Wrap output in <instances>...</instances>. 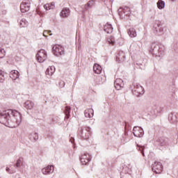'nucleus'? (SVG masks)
I'll return each instance as SVG.
<instances>
[{"mask_svg":"<svg viewBox=\"0 0 178 178\" xmlns=\"http://www.w3.org/2000/svg\"><path fill=\"white\" fill-rule=\"evenodd\" d=\"M0 123L5 124V126L17 127L22 123V114L16 110L4 111L0 115Z\"/></svg>","mask_w":178,"mask_h":178,"instance_id":"f257e3e1","label":"nucleus"},{"mask_svg":"<svg viewBox=\"0 0 178 178\" xmlns=\"http://www.w3.org/2000/svg\"><path fill=\"white\" fill-rule=\"evenodd\" d=\"M78 136L82 140H88L91 136V128L90 127H80L78 129Z\"/></svg>","mask_w":178,"mask_h":178,"instance_id":"f03ea898","label":"nucleus"},{"mask_svg":"<svg viewBox=\"0 0 178 178\" xmlns=\"http://www.w3.org/2000/svg\"><path fill=\"white\" fill-rule=\"evenodd\" d=\"M131 91L134 95H136V97L143 95V94L145 92L144 88H143V86H141V85L139 83H134L131 86Z\"/></svg>","mask_w":178,"mask_h":178,"instance_id":"7ed1b4c3","label":"nucleus"},{"mask_svg":"<svg viewBox=\"0 0 178 178\" xmlns=\"http://www.w3.org/2000/svg\"><path fill=\"white\" fill-rule=\"evenodd\" d=\"M48 56L47 55V51L44 49L39 50L38 54H36V59L40 63L45 62Z\"/></svg>","mask_w":178,"mask_h":178,"instance_id":"20e7f679","label":"nucleus"},{"mask_svg":"<svg viewBox=\"0 0 178 178\" xmlns=\"http://www.w3.org/2000/svg\"><path fill=\"white\" fill-rule=\"evenodd\" d=\"M130 8L129 7H120L118 9V15L122 19L129 17L130 16Z\"/></svg>","mask_w":178,"mask_h":178,"instance_id":"39448f33","label":"nucleus"},{"mask_svg":"<svg viewBox=\"0 0 178 178\" xmlns=\"http://www.w3.org/2000/svg\"><path fill=\"white\" fill-rule=\"evenodd\" d=\"M154 31L156 35H163L165 34V28L162 27L161 22H156L154 25Z\"/></svg>","mask_w":178,"mask_h":178,"instance_id":"423d86ee","label":"nucleus"},{"mask_svg":"<svg viewBox=\"0 0 178 178\" xmlns=\"http://www.w3.org/2000/svg\"><path fill=\"white\" fill-rule=\"evenodd\" d=\"M65 49H63V47L59 45V44H56L53 47L52 51L54 55L56 56H60L65 54Z\"/></svg>","mask_w":178,"mask_h":178,"instance_id":"0eeeda50","label":"nucleus"},{"mask_svg":"<svg viewBox=\"0 0 178 178\" xmlns=\"http://www.w3.org/2000/svg\"><path fill=\"white\" fill-rule=\"evenodd\" d=\"M150 52L153 55H156V56H161V55H162V54L161 53V46H159V44L156 43L152 44Z\"/></svg>","mask_w":178,"mask_h":178,"instance_id":"6e6552de","label":"nucleus"},{"mask_svg":"<svg viewBox=\"0 0 178 178\" xmlns=\"http://www.w3.org/2000/svg\"><path fill=\"white\" fill-rule=\"evenodd\" d=\"M152 170L156 175L162 173V170H163V165H162V163L159 161H155L152 168Z\"/></svg>","mask_w":178,"mask_h":178,"instance_id":"1a4fd4ad","label":"nucleus"},{"mask_svg":"<svg viewBox=\"0 0 178 178\" xmlns=\"http://www.w3.org/2000/svg\"><path fill=\"white\" fill-rule=\"evenodd\" d=\"M92 156L88 153H84L80 157V161L82 165H88V163L91 161Z\"/></svg>","mask_w":178,"mask_h":178,"instance_id":"9d476101","label":"nucleus"},{"mask_svg":"<svg viewBox=\"0 0 178 178\" xmlns=\"http://www.w3.org/2000/svg\"><path fill=\"white\" fill-rule=\"evenodd\" d=\"M20 10L22 13H26L30 10V1L29 0H24L20 5Z\"/></svg>","mask_w":178,"mask_h":178,"instance_id":"9b49d317","label":"nucleus"},{"mask_svg":"<svg viewBox=\"0 0 178 178\" xmlns=\"http://www.w3.org/2000/svg\"><path fill=\"white\" fill-rule=\"evenodd\" d=\"M133 134L135 137H143L144 136V129L138 127H134L133 129Z\"/></svg>","mask_w":178,"mask_h":178,"instance_id":"f8f14e48","label":"nucleus"},{"mask_svg":"<svg viewBox=\"0 0 178 178\" xmlns=\"http://www.w3.org/2000/svg\"><path fill=\"white\" fill-rule=\"evenodd\" d=\"M168 144H169V138H160L155 142L156 145H160L161 147L168 145Z\"/></svg>","mask_w":178,"mask_h":178,"instance_id":"ddd939ff","label":"nucleus"},{"mask_svg":"<svg viewBox=\"0 0 178 178\" xmlns=\"http://www.w3.org/2000/svg\"><path fill=\"white\" fill-rule=\"evenodd\" d=\"M54 170L55 169L54 168V165H48L42 169V173L44 175H52Z\"/></svg>","mask_w":178,"mask_h":178,"instance_id":"4468645a","label":"nucleus"},{"mask_svg":"<svg viewBox=\"0 0 178 178\" xmlns=\"http://www.w3.org/2000/svg\"><path fill=\"white\" fill-rule=\"evenodd\" d=\"M178 114L176 112H171L168 115V120L170 123H176L177 122Z\"/></svg>","mask_w":178,"mask_h":178,"instance_id":"2eb2a0df","label":"nucleus"},{"mask_svg":"<svg viewBox=\"0 0 178 178\" xmlns=\"http://www.w3.org/2000/svg\"><path fill=\"white\" fill-rule=\"evenodd\" d=\"M115 88L119 90H121L122 88H123V87H124V83L123 82V80L122 79H117L115 81Z\"/></svg>","mask_w":178,"mask_h":178,"instance_id":"dca6fc26","label":"nucleus"},{"mask_svg":"<svg viewBox=\"0 0 178 178\" xmlns=\"http://www.w3.org/2000/svg\"><path fill=\"white\" fill-rule=\"evenodd\" d=\"M60 16L61 17H68V16H70V9L68 8H63L60 13Z\"/></svg>","mask_w":178,"mask_h":178,"instance_id":"f3484780","label":"nucleus"},{"mask_svg":"<svg viewBox=\"0 0 178 178\" xmlns=\"http://www.w3.org/2000/svg\"><path fill=\"white\" fill-rule=\"evenodd\" d=\"M117 60H118L119 63L124 62V59H126V56L124 55V52L120 51L117 56H116Z\"/></svg>","mask_w":178,"mask_h":178,"instance_id":"a211bd4d","label":"nucleus"},{"mask_svg":"<svg viewBox=\"0 0 178 178\" xmlns=\"http://www.w3.org/2000/svg\"><path fill=\"white\" fill-rule=\"evenodd\" d=\"M104 31L107 34H111L113 31V27H112V24H107L104 27Z\"/></svg>","mask_w":178,"mask_h":178,"instance_id":"6ab92c4d","label":"nucleus"},{"mask_svg":"<svg viewBox=\"0 0 178 178\" xmlns=\"http://www.w3.org/2000/svg\"><path fill=\"white\" fill-rule=\"evenodd\" d=\"M84 115L86 118H92L94 116V110L92 108H88L85 110Z\"/></svg>","mask_w":178,"mask_h":178,"instance_id":"aec40b11","label":"nucleus"},{"mask_svg":"<svg viewBox=\"0 0 178 178\" xmlns=\"http://www.w3.org/2000/svg\"><path fill=\"white\" fill-rule=\"evenodd\" d=\"M29 138L30 140H31L33 143H35L37 140H38V134L33 132L29 135Z\"/></svg>","mask_w":178,"mask_h":178,"instance_id":"412c9836","label":"nucleus"},{"mask_svg":"<svg viewBox=\"0 0 178 178\" xmlns=\"http://www.w3.org/2000/svg\"><path fill=\"white\" fill-rule=\"evenodd\" d=\"M93 72L97 74H101V72H102V67L98 64H95L93 66Z\"/></svg>","mask_w":178,"mask_h":178,"instance_id":"4be33fe9","label":"nucleus"},{"mask_svg":"<svg viewBox=\"0 0 178 178\" xmlns=\"http://www.w3.org/2000/svg\"><path fill=\"white\" fill-rule=\"evenodd\" d=\"M19 76H20V74H19L17 70L11 71L10 74V79H12L13 80H16L17 79H19Z\"/></svg>","mask_w":178,"mask_h":178,"instance_id":"5701e85b","label":"nucleus"},{"mask_svg":"<svg viewBox=\"0 0 178 178\" xmlns=\"http://www.w3.org/2000/svg\"><path fill=\"white\" fill-rule=\"evenodd\" d=\"M55 67L54 66H50L49 67L47 70L45 74L48 76H52L55 73Z\"/></svg>","mask_w":178,"mask_h":178,"instance_id":"b1692460","label":"nucleus"},{"mask_svg":"<svg viewBox=\"0 0 178 178\" xmlns=\"http://www.w3.org/2000/svg\"><path fill=\"white\" fill-rule=\"evenodd\" d=\"M24 107L26 109L31 110L32 108H34V103L30 100H28L24 103Z\"/></svg>","mask_w":178,"mask_h":178,"instance_id":"393cba45","label":"nucleus"},{"mask_svg":"<svg viewBox=\"0 0 178 178\" xmlns=\"http://www.w3.org/2000/svg\"><path fill=\"white\" fill-rule=\"evenodd\" d=\"M70 111H72V108L70 106H67L65 108L64 113L65 115V118L69 119L70 118Z\"/></svg>","mask_w":178,"mask_h":178,"instance_id":"a878e982","label":"nucleus"},{"mask_svg":"<svg viewBox=\"0 0 178 178\" xmlns=\"http://www.w3.org/2000/svg\"><path fill=\"white\" fill-rule=\"evenodd\" d=\"M128 34L131 38H134V37L137 36V32H136V29L134 28H131L128 30Z\"/></svg>","mask_w":178,"mask_h":178,"instance_id":"bb28decb","label":"nucleus"},{"mask_svg":"<svg viewBox=\"0 0 178 178\" xmlns=\"http://www.w3.org/2000/svg\"><path fill=\"white\" fill-rule=\"evenodd\" d=\"M44 8L46 10H51V9H55V3H47L44 6Z\"/></svg>","mask_w":178,"mask_h":178,"instance_id":"cd10ccee","label":"nucleus"},{"mask_svg":"<svg viewBox=\"0 0 178 178\" xmlns=\"http://www.w3.org/2000/svg\"><path fill=\"white\" fill-rule=\"evenodd\" d=\"M19 26L20 27H27L29 26V22L24 18L22 19L19 20Z\"/></svg>","mask_w":178,"mask_h":178,"instance_id":"c85d7f7f","label":"nucleus"},{"mask_svg":"<svg viewBox=\"0 0 178 178\" xmlns=\"http://www.w3.org/2000/svg\"><path fill=\"white\" fill-rule=\"evenodd\" d=\"M95 5V1L94 0L89 1L87 4L86 5V9H90V8H92Z\"/></svg>","mask_w":178,"mask_h":178,"instance_id":"c756f323","label":"nucleus"},{"mask_svg":"<svg viewBox=\"0 0 178 178\" xmlns=\"http://www.w3.org/2000/svg\"><path fill=\"white\" fill-rule=\"evenodd\" d=\"M157 7L159 9H163L165 8V1L159 0L157 2Z\"/></svg>","mask_w":178,"mask_h":178,"instance_id":"7c9ffc66","label":"nucleus"},{"mask_svg":"<svg viewBox=\"0 0 178 178\" xmlns=\"http://www.w3.org/2000/svg\"><path fill=\"white\" fill-rule=\"evenodd\" d=\"M137 147H138V150L140 151L143 156H145V154L144 153V149L145 147L144 146H140L138 145H137Z\"/></svg>","mask_w":178,"mask_h":178,"instance_id":"2f4dec72","label":"nucleus"},{"mask_svg":"<svg viewBox=\"0 0 178 178\" xmlns=\"http://www.w3.org/2000/svg\"><path fill=\"white\" fill-rule=\"evenodd\" d=\"M136 65L140 67V69H145V65H147V61H145V63H137Z\"/></svg>","mask_w":178,"mask_h":178,"instance_id":"473e14b6","label":"nucleus"},{"mask_svg":"<svg viewBox=\"0 0 178 178\" xmlns=\"http://www.w3.org/2000/svg\"><path fill=\"white\" fill-rule=\"evenodd\" d=\"M5 81V74L2 70H0V83Z\"/></svg>","mask_w":178,"mask_h":178,"instance_id":"72a5a7b5","label":"nucleus"},{"mask_svg":"<svg viewBox=\"0 0 178 178\" xmlns=\"http://www.w3.org/2000/svg\"><path fill=\"white\" fill-rule=\"evenodd\" d=\"M23 159H19L17 161V162H16V163H15V166H16V168H20V164L22 163V165L23 164Z\"/></svg>","mask_w":178,"mask_h":178,"instance_id":"f704fd0d","label":"nucleus"},{"mask_svg":"<svg viewBox=\"0 0 178 178\" xmlns=\"http://www.w3.org/2000/svg\"><path fill=\"white\" fill-rule=\"evenodd\" d=\"M5 57V49H0V59Z\"/></svg>","mask_w":178,"mask_h":178,"instance_id":"c9c22d12","label":"nucleus"},{"mask_svg":"<svg viewBox=\"0 0 178 178\" xmlns=\"http://www.w3.org/2000/svg\"><path fill=\"white\" fill-rule=\"evenodd\" d=\"M65 81H60L58 82V86H59L60 88H63V87H65Z\"/></svg>","mask_w":178,"mask_h":178,"instance_id":"e433bc0d","label":"nucleus"},{"mask_svg":"<svg viewBox=\"0 0 178 178\" xmlns=\"http://www.w3.org/2000/svg\"><path fill=\"white\" fill-rule=\"evenodd\" d=\"M51 33V31H44V32H43V35H44V37H48V34L49 35H52V33Z\"/></svg>","mask_w":178,"mask_h":178,"instance_id":"4c0bfd02","label":"nucleus"},{"mask_svg":"<svg viewBox=\"0 0 178 178\" xmlns=\"http://www.w3.org/2000/svg\"><path fill=\"white\" fill-rule=\"evenodd\" d=\"M6 172H8V173H10V175H12V173H15L16 172V170H10V168H6Z\"/></svg>","mask_w":178,"mask_h":178,"instance_id":"58836bf2","label":"nucleus"},{"mask_svg":"<svg viewBox=\"0 0 178 178\" xmlns=\"http://www.w3.org/2000/svg\"><path fill=\"white\" fill-rule=\"evenodd\" d=\"M70 140L71 143H74V138H71Z\"/></svg>","mask_w":178,"mask_h":178,"instance_id":"ea45409f","label":"nucleus"},{"mask_svg":"<svg viewBox=\"0 0 178 178\" xmlns=\"http://www.w3.org/2000/svg\"><path fill=\"white\" fill-rule=\"evenodd\" d=\"M111 44H115V40H111Z\"/></svg>","mask_w":178,"mask_h":178,"instance_id":"a19ab883","label":"nucleus"},{"mask_svg":"<svg viewBox=\"0 0 178 178\" xmlns=\"http://www.w3.org/2000/svg\"><path fill=\"white\" fill-rule=\"evenodd\" d=\"M2 115V113L0 111V116Z\"/></svg>","mask_w":178,"mask_h":178,"instance_id":"79ce46f5","label":"nucleus"},{"mask_svg":"<svg viewBox=\"0 0 178 178\" xmlns=\"http://www.w3.org/2000/svg\"><path fill=\"white\" fill-rule=\"evenodd\" d=\"M172 1V2H174L175 1V0H171Z\"/></svg>","mask_w":178,"mask_h":178,"instance_id":"37998d69","label":"nucleus"}]
</instances>
